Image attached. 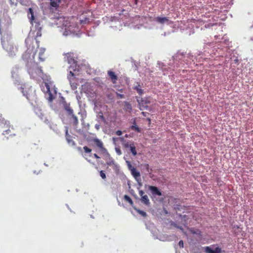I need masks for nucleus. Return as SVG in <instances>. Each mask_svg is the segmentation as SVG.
I'll use <instances>...</instances> for the list:
<instances>
[{"instance_id":"obj_1","label":"nucleus","mask_w":253,"mask_h":253,"mask_svg":"<svg viewBox=\"0 0 253 253\" xmlns=\"http://www.w3.org/2000/svg\"><path fill=\"white\" fill-rule=\"evenodd\" d=\"M40 41H37L35 39L28 36L25 40L27 49L23 54L22 58L23 60L28 61L29 59H33L35 58L36 53V49L39 47Z\"/></svg>"},{"instance_id":"obj_2","label":"nucleus","mask_w":253,"mask_h":253,"mask_svg":"<svg viewBox=\"0 0 253 253\" xmlns=\"http://www.w3.org/2000/svg\"><path fill=\"white\" fill-rule=\"evenodd\" d=\"M65 60L67 61L68 63L70 64L69 67L70 72L68 75V79L72 86L74 84L72 81L74 80L75 77V74L74 72H78L80 70V66L78 64L77 60H75L74 54L73 52H68L65 53Z\"/></svg>"},{"instance_id":"obj_3","label":"nucleus","mask_w":253,"mask_h":253,"mask_svg":"<svg viewBox=\"0 0 253 253\" xmlns=\"http://www.w3.org/2000/svg\"><path fill=\"white\" fill-rule=\"evenodd\" d=\"M1 43L3 48L8 53L9 56H15L18 52V48L16 46L12 43L11 37L7 35L6 37H2Z\"/></svg>"},{"instance_id":"obj_4","label":"nucleus","mask_w":253,"mask_h":253,"mask_svg":"<svg viewBox=\"0 0 253 253\" xmlns=\"http://www.w3.org/2000/svg\"><path fill=\"white\" fill-rule=\"evenodd\" d=\"M21 91L27 99L29 100H33L36 98L35 90L31 86L24 84L21 87Z\"/></svg>"},{"instance_id":"obj_5","label":"nucleus","mask_w":253,"mask_h":253,"mask_svg":"<svg viewBox=\"0 0 253 253\" xmlns=\"http://www.w3.org/2000/svg\"><path fill=\"white\" fill-rule=\"evenodd\" d=\"M29 74L33 77L36 76H41L43 74L42 67H39L37 63H33L30 67L28 68Z\"/></svg>"},{"instance_id":"obj_6","label":"nucleus","mask_w":253,"mask_h":253,"mask_svg":"<svg viewBox=\"0 0 253 253\" xmlns=\"http://www.w3.org/2000/svg\"><path fill=\"white\" fill-rule=\"evenodd\" d=\"M91 141L93 142L95 146L99 149L101 154H103L107 157H110L107 150L104 147L103 142L100 139L95 138H93L91 140Z\"/></svg>"},{"instance_id":"obj_7","label":"nucleus","mask_w":253,"mask_h":253,"mask_svg":"<svg viewBox=\"0 0 253 253\" xmlns=\"http://www.w3.org/2000/svg\"><path fill=\"white\" fill-rule=\"evenodd\" d=\"M137 101L139 103V109L142 111L147 109L150 104L149 98H141L140 99H138Z\"/></svg>"},{"instance_id":"obj_8","label":"nucleus","mask_w":253,"mask_h":253,"mask_svg":"<svg viewBox=\"0 0 253 253\" xmlns=\"http://www.w3.org/2000/svg\"><path fill=\"white\" fill-rule=\"evenodd\" d=\"M42 91L45 93H47L48 95L47 98L48 101L51 102L53 99V96L51 93L49 85L47 83H44L42 85Z\"/></svg>"},{"instance_id":"obj_9","label":"nucleus","mask_w":253,"mask_h":253,"mask_svg":"<svg viewBox=\"0 0 253 253\" xmlns=\"http://www.w3.org/2000/svg\"><path fill=\"white\" fill-rule=\"evenodd\" d=\"M139 195L141 196V201L146 206H149L150 204V200L147 195H144V192L143 190L139 191Z\"/></svg>"},{"instance_id":"obj_10","label":"nucleus","mask_w":253,"mask_h":253,"mask_svg":"<svg viewBox=\"0 0 253 253\" xmlns=\"http://www.w3.org/2000/svg\"><path fill=\"white\" fill-rule=\"evenodd\" d=\"M205 251L206 253H221L222 251L220 248L217 247L214 249H212L211 247H206Z\"/></svg>"},{"instance_id":"obj_11","label":"nucleus","mask_w":253,"mask_h":253,"mask_svg":"<svg viewBox=\"0 0 253 253\" xmlns=\"http://www.w3.org/2000/svg\"><path fill=\"white\" fill-rule=\"evenodd\" d=\"M125 146L126 148H130V151L131 152L132 154L134 156H135L136 155L137 152H136V150L135 146L133 142H132V143H129L128 142H127V143H126L125 144Z\"/></svg>"},{"instance_id":"obj_12","label":"nucleus","mask_w":253,"mask_h":253,"mask_svg":"<svg viewBox=\"0 0 253 253\" xmlns=\"http://www.w3.org/2000/svg\"><path fill=\"white\" fill-rule=\"evenodd\" d=\"M148 189L151 191L152 194L153 195H157L160 196L162 195L161 192L160 191L158 188L156 186H149Z\"/></svg>"},{"instance_id":"obj_13","label":"nucleus","mask_w":253,"mask_h":253,"mask_svg":"<svg viewBox=\"0 0 253 253\" xmlns=\"http://www.w3.org/2000/svg\"><path fill=\"white\" fill-rule=\"evenodd\" d=\"M107 74L109 78L111 79L112 83L114 84H116L118 80V77L115 74V72L109 70L108 71Z\"/></svg>"},{"instance_id":"obj_14","label":"nucleus","mask_w":253,"mask_h":253,"mask_svg":"<svg viewBox=\"0 0 253 253\" xmlns=\"http://www.w3.org/2000/svg\"><path fill=\"white\" fill-rule=\"evenodd\" d=\"M60 104L65 111H73L70 108V104L66 102L64 98H62V99L60 102Z\"/></svg>"},{"instance_id":"obj_15","label":"nucleus","mask_w":253,"mask_h":253,"mask_svg":"<svg viewBox=\"0 0 253 253\" xmlns=\"http://www.w3.org/2000/svg\"><path fill=\"white\" fill-rule=\"evenodd\" d=\"M45 51V49L44 48L41 47L39 49V59L41 62H43L45 60V58L44 55Z\"/></svg>"},{"instance_id":"obj_16","label":"nucleus","mask_w":253,"mask_h":253,"mask_svg":"<svg viewBox=\"0 0 253 253\" xmlns=\"http://www.w3.org/2000/svg\"><path fill=\"white\" fill-rule=\"evenodd\" d=\"M156 21L157 22L163 24H164L165 22H168L169 19L166 17H157L156 18Z\"/></svg>"},{"instance_id":"obj_17","label":"nucleus","mask_w":253,"mask_h":253,"mask_svg":"<svg viewBox=\"0 0 253 253\" xmlns=\"http://www.w3.org/2000/svg\"><path fill=\"white\" fill-rule=\"evenodd\" d=\"M66 140L69 144H71L72 145H75V142L72 139L71 136L70 135L68 134V129L66 130Z\"/></svg>"},{"instance_id":"obj_18","label":"nucleus","mask_w":253,"mask_h":253,"mask_svg":"<svg viewBox=\"0 0 253 253\" xmlns=\"http://www.w3.org/2000/svg\"><path fill=\"white\" fill-rule=\"evenodd\" d=\"M73 112H68L69 115L72 116V118L73 119L74 123L75 125H77L78 124V116L73 114Z\"/></svg>"},{"instance_id":"obj_19","label":"nucleus","mask_w":253,"mask_h":253,"mask_svg":"<svg viewBox=\"0 0 253 253\" xmlns=\"http://www.w3.org/2000/svg\"><path fill=\"white\" fill-rule=\"evenodd\" d=\"M130 171L134 178H136L137 177L140 176V172L136 170L135 168H132Z\"/></svg>"},{"instance_id":"obj_20","label":"nucleus","mask_w":253,"mask_h":253,"mask_svg":"<svg viewBox=\"0 0 253 253\" xmlns=\"http://www.w3.org/2000/svg\"><path fill=\"white\" fill-rule=\"evenodd\" d=\"M61 0H50V5L54 7H57Z\"/></svg>"},{"instance_id":"obj_21","label":"nucleus","mask_w":253,"mask_h":253,"mask_svg":"<svg viewBox=\"0 0 253 253\" xmlns=\"http://www.w3.org/2000/svg\"><path fill=\"white\" fill-rule=\"evenodd\" d=\"M131 129L136 132H140V128L136 125V123L135 121H134L133 125H132L130 127Z\"/></svg>"},{"instance_id":"obj_22","label":"nucleus","mask_w":253,"mask_h":253,"mask_svg":"<svg viewBox=\"0 0 253 253\" xmlns=\"http://www.w3.org/2000/svg\"><path fill=\"white\" fill-rule=\"evenodd\" d=\"M124 199L126 202H128L131 206L133 205V202L129 196L125 195L124 196Z\"/></svg>"},{"instance_id":"obj_23","label":"nucleus","mask_w":253,"mask_h":253,"mask_svg":"<svg viewBox=\"0 0 253 253\" xmlns=\"http://www.w3.org/2000/svg\"><path fill=\"white\" fill-rule=\"evenodd\" d=\"M0 124L9 126V122L5 120L2 116H0Z\"/></svg>"},{"instance_id":"obj_24","label":"nucleus","mask_w":253,"mask_h":253,"mask_svg":"<svg viewBox=\"0 0 253 253\" xmlns=\"http://www.w3.org/2000/svg\"><path fill=\"white\" fill-rule=\"evenodd\" d=\"M28 11H29V14H30V15H31L30 16H29V18H30L31 20L32 21H33L35 19L33 10L32 9V8H30L28 9Z\"/></svg>"},{"instance_id":"obj_25","label":"nucleus","mask_w":253,"mask_h":253,"mask_svg":"<svg viewBox=\"0 0 253 253\" xmlns=\"http://www.w3.org/2000/svg\"><path fill=\"white\" fill-rule=\"evenodd\" d=\"M28 11H29V14H30V15H31L30 16H29V18H30L31 20L32 21H33L35 19L33 10L32 9V8H30L28 9Z\"/></svg>"},{"instance_id":"obj_26","label":"nucleus","mask_w":253,"mask_h":253,"mask_svg":"<svg viewBox=\"0 0 253 253\" xmlns=\"http://www.w3.org/2000/svg\"><path fill=\"white\" fill-rule=\"evenodd\" d=\"M42 36V31H41V29H39L37 32H36V35L35 36V37H34V36H31V37H33V38L35 39L37 41H39L37 39V38L39 37H41ZM28 36H30V35H29Z\"/></svg>"},{"instance_id":"obj_27","label":"nucleus","mask_w":253,"mask_h":253,"mask_svg":"<svg viewBox=\"0 0 253 253\" xmlns=\"http://www.w3.org/2000/svg\"><path fill=\"white\" fill-rule=\"evenodd\" d=\"M98 118L102 122L104 123L106 122V120L104 117L103 112H98Z\"/></svg>"},{"instance_id":"obj_28","label":"nucleus","mask_w":253,"mask_h":253,"mask_svg":"<svg viewBox=\"0 0 253 253\" xmlns=\"http://www.w3.org/2000/svg\"><path fill=\"white\" fill-rule=\"evenodd\" d=\"M86 112H78V115L80 116L81 120L83 121L84 117L86 116Z\"/></svg>"},{"instance_id":"obj_29","label":"nucleus","mask_w":253,"mask_h":253,"mask_svg":"<svg viewBox=\"0 0 253 253\" xmlns=\"http://www.w3.org/2000/svg\"><path fill=\"white\" fill-rule=\"evenodd\" d=\"M135 88L139 94L141 95L143 93V90L141 88L140 85L136 86Z\"/></svg>"},{"instance_id":"obj_30","label":"nucleus","mask_w":253,"mask_h":253,"mask_svg":"<svg viewBox=\"0 0 253 253\" xmlns=\"http://www.w3.org/2000/svg\"><path fill=\"white\" fill-rule=\"evenodd\" d=\"M80 22L81 24H86L89 22V19L85 17L83 19H81Z\"/></svg>"},{"instance_id":"obj_31","label":"nucleus","mask_w":253,"mask_h":253,"mask_svg":"<svg viewBox=\"0 0 253 253\" xmlns=\"http://www.w3.org/2000/svg\"><path fill=\"white\" fill-rule=\"evenodd\" d=\"M137 211L139 214H140L143 217H146L147 216V214H146V212H145L143 211H141L140 210H137Z\"/></svg>"},{"instance_id":"obj_32","label":"nucleus","mask_w":253,"mask_h":253,"mask_svg":"<svg viewBox=\"0 0 253 253\" xmlns=\"http://www.w3.org/2000/svg\"><path fill=\"white\" fill-rule=\"evenodd\" d=\"M126 163L127 164V167L130 170H131L132 168H134V167L132 166L130 162L127 161H126Z\"/></svg>"},{"instance_id":"obj_33","label":"nucleus","mask_w":253,"mask_h":253,"mask_svg":"<svg viewBox=\"0 0 253 253\" xmlns=\"http://www.w3.org/2000/svg\"><path fill=\"white\" fill-rule=\"evenodd\" d=\"M100 175L102 177V178L104 179H105L106 177V174L103 170H101L100 171Z\"/></svg>"},{"instance_id":"obj_34","label":"nucleus","mask_w":253,"mask_h":253,"mask_svg":"<svg viewBox=\"0 0 253 253\" xmlns=\"http://www.w3.org/2000/svg\"><path fill=\"white\" fill-rule=\"evenodd\" d=\"M83 149L85 153H90L91 151V149L87 146H84Z\"/></svg>"},{"instance_id":"obj_35","label":"nucleus","mask_w":253,"mask_h":253,"mask_svg":"<svg viewBox=\"0 0 253 253\" xmlns=\"http://www.w3.org/2000/svg\"><path fill=\"white\" fill-rule=\"evenodd\" d=\"M179 246L180 248H183V241L182 240H180L179 242Z\"/></svg>"},{"instance_id":"obj_36","label":"nucleus","mask_w":253,"mask_h":253,"mask_svg":"<svg viewBox=\"0 0 253 253\" xmlns=\"http://www.w3.org/2000/svg\"><path fill=\"white\" fill-rule=\"evenodd\" d=\"M9 131H10L9 129H7L3 132V134H8L9 133Z\"/></svg>"},{"instance_id":"obj_37","label":"nucleus","mask_w":253,"mask_h":253,"mask_svg":"<svg viewBox=\"0 0 253 253\" xmlns=\"http://www.w3.org/2000/svg\"><path fill=\"white\" fill-rule=\"evenodd\" d=\"M116 134L118 135H121L122 134V132L121 130H118L116 132Z\"/></svg>"},{"instance_id":"obj_38","label":"nucleus","mask_w":253,"mask_h":253,"mask_svg":"<svg viewBox=\"0 0 253 253\" xmlns=\"http://www.w3.org/2000/svg\"><path fill=\"white\" fill-rule=\"evenodd\" d=\"M117 96L120 98H122L124 97V95L123 94H119V93H117Z\"/></svg>"},{"instance_id":"obj_39","label":"nucleus","mask_w":253,"mask_h":253,"mask_svg":"<svg viewBox=\"0 0 253 253\" xmlns=\"http://www.w3.org/2000/svg\"><path fill=\"white\" fill-rule=\"evenodd\" d=\"M93 156H94V158H95L97 159L100 158V157L96 154H93Z\"/></svg>"},{"instance_id":"obj_40","label":"nucleus","mask_w":253,"mask_h":253,"mask_svg":"<svg viewBox=\"0 0 253 253\" xmlns=\"http://www.w3.org/2000/svg\"><path fill=\"white\" fill-rule=\"evenodd\" d=\"M116 151L119 155H120L121 154V151L120 149L116 150Z\"/></svg>"},{"instance_id":"obj_41","label":"nucleus","mask_w":253,"mask_h":253,"mask_svg":"<svg viewBox=\"0 0 253 253\" xmlns=\"http://www.w3.org/2000/svg\"><path fill=\"white\" fill-rule=\"evenodd\" d=\"M145 167H146V169H147V170L148 171V169H149V165H148V164H146V165H145Z\"/></svg>"},{"instance_id":"obj_42","label":"nucleus","mask_w":253,"mask_h":253,"mask_svg":"<svg viewBox=\"0 0 253 253\" xmlns=\"http://www.w3.org/2000/svg\"><path fill=\"white\" fill-rule=\"evenodd\" d=\"M145 113H146V112H142V114L144 116H146Z\"/></svg>"},{"instance_id":"obj_43","label":"nucleus","mask_w":253,"mask_h":253,"mask_svg":"<svg viewBox=\"0 0 253 253\" xmlns=\"http://www.w3.org/2000/svg\"><path fill=\"white\" fill-rule=\"evenodd\" d=\"M137 1H138V0H134V3L135 4H137Z\"/></svg>"},{"instance_id":"obj_44","label":"nucleus","mask_w":253,"mask_h":253,"mask_svg":"<svg viewBox=\"0 0 253 253\" xmlns=\"http://www.w3.org/2000/svg\"><path fill=\"white\" fill-rule=\"evenodd\" d=\"M237 61H238L237 59L235 60V62H237Z\"/></svg>"}]
</instances>
